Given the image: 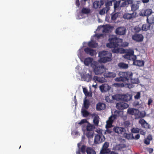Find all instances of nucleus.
I'll return each instance as SVG.
<instances>
[{
    "mask_svg": "<svg viewBox=\"0 0 154 154\" xmlns=\"http://www.w3.org/2000/svg\"><path fill=\"white\" fill-rule=\"evenodd\" d=\"M120 77L116 79L117 81L125 82L127 81L129 82L128 84V87L131 88L134 87L133 84H138L139 81L138 78L132 79L133 73L131 72H121L120 73Z\"/></svg>",
    "mask_w": 154,
    "mask_h": 154,
    "instance_id": "obj_1",
    "label": "nucleus"
},
{
    "mask_svg": "<svg viewBox=\"0 0 154 154\" xmlns=\"http://www.w3.org/2000/svg\"><path fill=\"white\" fill-rule=\"evenodd\" d=\"M109 42L106 46L110 48H115L122 45V40L116 37H110L108 40Z\"/></svg>",
    "mask_w": 154,
    "mask_h": 154,
    "instance_id": "obj_2",
    "label": "nucleus"
},
{
    "mask_svg": "<svg viewBox=\"0 0 154 154\" xmlns=\"http://www.w3.org/2000/svg\"><path fill=\"white\" fill-rule=\"evenodd\" d=\"M91 67L95 74L97 75L101 74L106 70V69L103 65L95 61H94L91 65Z\"/></svg>",
    "mask_w": 154,
    "mask_h": 154,
    "instance_id": "obj_3",
    "label": "nucleus"
},
{
    "mask_svg": "<svg viewBox=\"0 0 154 154\" xmlns=\"http://www.w3.org/2000/svg\"><path fill=\"white\" fill-rule=\"evenodd\" d=\"M99 56L100 57V61L101 62L105 63L112 60V54L107 51H101L99 53Z\"/></svg>",
    "mask_w": 154,
    "mask_h": 154,
    "instance_id": "obj_4",
    "label": "nucleus"
},
{
    "mask_svg": "<svg viewBox=\"0 0 154 154\" xmlns=\"http://www.w3.org/2000/svg\"><path fill=\"white\" fill-rule=\"evenodd\" d=\"M84 124L82 126V130L83 131L85 130L86 128L88 131H93L94 128V125L91 124L86 119H82L80 122L76 123V125H82Z\"/></svg>",
    "mask_w": 154,
    "mask_h": 154,
    "instance_id": "obj_5",
    "label": "nucleus"
},
{
    "mask_svg": "<svg viewBox=\"0 0 154 154\" xmlns=\"http://www.w3.org/2000/svg\"><path fill=\"white\" fill-rule=\"evenodd\" d=\"M117 117V115L115 114L112 115L109 117L108 120L106 122V128H109L112 127V124L113 121L116 119Z\"/></svg>",
    "mask_w": 154,
    "mask_h": 154,
    "instance_id": "obj_6",
    "label": "nucleus"
},
{
    "mask_svg": "<svg viewBox=\"0 0 154 154\" xmlns=\"http://www.w3.org/2000/svg\"><path fill=\"white\" fill-rule=\"evenodd\" d=\"M105 138L102 133H100L95 136L94 139V143L95 144H99L105 141Z\"/></svg>",
    "mask_w": 154,
    "mask_h": 154,
    "instance_id": "obj_7",
    "label": "nucleus"
},
{
    "mask_svg": "<svg viewBox=\"0 0 154 154\" xmlns=\"http://www.w3.org/2000/svg\"><path fill=\"white\" fill-rule=\"evenodd\" d=\"M117 100L127 102L129 100L128 97L126 95L117 94L112 97Z\"/></svg>",
    "mask_w": 154,
    "mask_h": 154,
    "instance_id": "obj_8",
    "label": "nucleus"
},
{
    "mask_svg": "<svg viewBox=\"0 0 154 154\" xmlns=\"http://www.w3.org/2000/svg\"><path fill=\"white\" fill-rule=\"evenodd\" d=\"M132 39L137 42H141L144 39L143 35L142 34L135 33L132 36Z\"/></svg>",
    "mask_w": 154,
    "mask_h": 154,
    "instance_id": "obj_9",
    "label": "nucleus"
},
{
    "mask_svg": "<svg viewBox=\"0 0 154 154\" xmlns=\"http://www.w3.org/2000/svg\"><path fill=\"white\" fill-rule=\"evenodd\" d=\"M82 143L80 142L78 143L77 146L78 149L76 152V154H81L80 152H81L82 154H85L86 152V146L84 145H82L81 147H80Z\"/></svg>",
    "mask_w": 154,
    "mask_h": 154,
    "instance_id": "obj_10",
    "label": "nucleus"
},
{
    "mask_svg": "<svg viewBox=\"0 0 154 154\" xmlns=\"http://www.w3.org/2000/svg\"><path fill=\"white\" fill-rule=\"evenodd\" d=\"M126 29L124 27H119L116 29L115 32L117 35H124L126 34Z\"/></svg>",
    "mask_w": 154,
    "mask_h": 154,
    "instance_id": "obj_11",
    "label": "nucleus"
},
{
    "mask_svg": "<svg viewBox=\"0 0 154 154\" xmlns=\"http://www.w3.org/2000/svg\"><path fill=\"white\" fill-rule=\"evenodd\" d=\"M111 4V2H110L106 3L105 4L106 7L103 8L100 11L99 14L102 15L104 14L106 12L107 13L110 9V7L109 6Z\"/></svg>",
    "mask_w": 154,
    "mask_h": 154,
    "instance_id": "obj_12",
    "label": "nucleus"
},
{
    "mask_svg": "<svg viewBox=\"0 0 154 154\" xmlns=\"http://www.w3.org/2000/svg\"><path fill=\"white\" fill-rule=\"evenodd\" d=\"M139 123L143 128L150 129L151 128L150 125L143 119H140L139 121Z\"/></svg>",
    "mask_w": 154,
    "mask_h": 154,
    "instance_id": "obj_13",
    "label": "nucleus"
},
{
    "mask_svg": "<svg viewBox=\"0 0 154 154\" xmlns=\"http://www.w3.org/2000/svg\"><path fill=\"white\" fill-rule=\"evenodd\" d=\"M116 106L117 109L120 110H123L128 108L129 106L126 103L122 102L117 103Z\"/></svg>",
    "mask_w": 154,
    "mask_h": 154,
    "instance_id": "obj_14",
    "label": "nucleus"
},
{
    "mask_svg": "<svg viewBox=\"0 0 154 154\" xmlns=\"http://www.w3.org/2000/svg\"><path fill=\"white\" fill-rule=\"evenodd\" d=\"M113 131L118 134H122L125 131V128L123 127L115 126L113 128Z\"/></svg>",
    "mask_w": 154,
    "mask_h": 154,
    "instance_id": "obj_15",
    "label": "nucleus"
},
{
    "mask_svg": "<svg viewBox=\"0 0 154 154\" xmlns=\"http://www.w3.org/2000/svg\"><path fill=\"white\" fill-rule=\"evenodd\" d=\"M136 15V13L133 12L131 14L128 13H125L123 15V18L126 19L130 20L132 18H135Z\"/></svg>",
    "mask_w": 154,
    "mask_h": 154,
    "instance_id": "obj_16",
    "label": "nucleus"
},
{
    "mask_svg": "<svg viewBox=\"0 0 154 154\" xmlns=\"http://www.w3.org/2000/svg\"><path fill=\"white\" fill-rule=\"evenodd\" d=\"M104 4L103 0H101L100 2L96 1H95L93 4V7L96 9L100 8Z\"/></svg>",
    "mask_w": 154,
    "mask_h": 154,
    "instance_id": "obj_17",
    "label": "nucleus"
},
{
    "mask_svg": "<svg viewBox=\"0 0 154 154\" xmlns=\"http://www.w3.org/2000/svg\"><path fill=\"white\" fill-rule=\"evenodd\" d=\"M103 75L106 78H113L116 76V74L114 72L107 71L104 73Z\"/></svg>",
    "mask_w": 154,
    "mask_h": 154,
    "instance_id": "obj_18",
    "label": "nucleus"
},
{
    "mask_svg": "<svg viewBox=\"0 0 154 154\" xmlns=\"http://www.w3.org/2000/svg\"><path fill=\"white\" fill-rule=\"evenodd\" d=\"M93 59L90 57H86L85 58L84 63L85 65L86 66H89L90 65L91 66V65L94 61Z\"/></svg>",
    "mask_w": 154,
    "mask_h": 154,
    "instance_id": "obj_19",
    "label": "nucleus"
},
{
    "mask_svg": "<svg viewBox=\"0 0 154 154\" xmlns=\"http://www.w3.org/2000/svg\"><path fill=\"white\" fill-rule=\"evenodd\" d=\"M84 51L86 53L91 56H94L96 53V51L88 47L84 48Z\"/></svg>",
    "mask_w": 154,
    "mask_h": 154,
    "instance_id": "obj_20",
    "label": "nucleus"
},
{
    "mask_svg": "<svg viewBox=\"0 0 154 154\" xmlns=\"http://www.w3.org/2000/svg\"><path fill=\"white\" fill-rule=\"evenodd\" d=\"M144 62L143 60H136V59H135L133 60V64L136 66H142L144 65Z\"/></svg>",
    "mask_w": 154,
    "mask_h": 154,
    "instance_id": "obj_21",
    "label": "nucleus"
},
{
    "mask_svg": "<svg viewBox=\"0 0 154 154\" xmlns=\"http://www.w3.org/2000/svg\"><path fill=\"white\" fill-rule=\"evenodd\" d=\"M106 105L105 104L102 103H98L96 105V109L98 111H100L101 110H103L105 109Z\"/></svg>",
    "mask_w": 154,
    "mask_h": 154,
    "instance_id": "obj_22",
    "label": "nucleus"
},
{
    "mask_svg": "<svg viewBox=\"0 0 154 154\" xmlns=\"http://www.w3.org/2000/svg\"><path fill=\"white\" fill-rule=\"evenodd\" d=\"M99 87L102 92H106L109 89V87L107 84H103Z\"/></svg>",
    "mask_w": 154,
    "mask_h": 154,
    "instance_id": "obj_23",
    "label": "nucleus"
},
{
    "mask_svg": "<svg viewBox=\"0 0 154 154\" xmlns=\"http://www.w3.org/2000/svg\"><path fill=\"white\" fill-rule=\"evenodd\" d=\"M134 116L136 119H138L140 118L144 117L145 116V115L137 109Z\"/></svg>",
    "mask_w": 154,
    "mask_h": 154,
    "instance_id": "obj_24",
    "label": "nucleus"
},
{
    "mask_svg": "<svg viewBox=\"0 0 154 154\" xmlns=\"http://www.w3.org/2000/svg\"><path fill=\"white\" fill-rule=\"evenodd\" d=\"M83 78L84 79V80L87 82H89L91 81L92 79V74L91 73L89 74V73L86 74L83 76Z\"/></svg>",
    "mask_w": 154,
    "mask_h": 154,
    "instance_id": "obj_25",
    "label": "nucleus"
},
{
    "mask_svg": "<svg viewBox=\"0 0 154 154\" xmlns=\"http://www.w3.org/2000/svg\"><path fill=\"white\" fill-rule=\"evenodd\" d=\"M147 24H144L142 26V30L143 31H146L150 29V27L151 25L149 23H147Z\"/></svg>",
    "mask_w": 154,
    "mask_h": 154,
    "instance_id": "obj_26",
    "label": "nucleus"
},
{
    "mask_svg": "<svg viewBox=\"0 0 154 154\" xmlns=\"http://www.w3.org/2000/svg\"><path fill=\"white\" fill-rule=\"evenodd\" d=\"M86 152L87 154H96L95 150L92 148L90 147H87Z\"/></svg>",
    "mask_w": 154,
    "mask_h": 154,
    "instance_id": "obj_27",
    "label": "nucleus"
},
{
    "mask_svg": "<svg viewBox=\"0 0 154 154\" xmlns=\"http://www.w3.org/2000/svg\"><path fill=\"white\" fill-rule=\"evenodd\" d=\"M90 102L88 99H85L84 101L83 106L86 109H88L90 106Z\"/></svg>",
    "mask_w": 154,
    "mask_h": 154,
    "instance_id": "obj_28",
    "label": "nucleus"
},
{
    "mask_svg": "<svg viewBox=\"0 0 154 154\" xmlns=\"http://www.w3.org/2000/svg\"><path fill=\"white\" fill-rule=\"evenodd\" d=\"M88 45L90 47L92 48H96L97 47L98 44L95 42L92 41L89 42L88 43Z\"/></svg>",
    "mask_w": 154,
    "mask_h": 154,
    "instance_id": "obj_29",
    "label": "nucleus"
},
{
    "mask_svg": "<svg viewBox=\"0 0 154 154\" xmlns=\"http://www.w3.org/2000/svg\"><path fill=\"white\" fill-rule=\"evenodd\" d=\"M118 66L121 68L124 69H127L128 67V64L124 63H120L118 64Z\"/></svg>",
    "mask_w": 154,
    "mask_h": 154,
    "instance_id": "obj_30",
    "label": "nucleus"
},
{
    "mask_svg": "<svg viewBox=\"0 0 154 154\" xmlns=\"http://www.w3.org/2000/svg\"><path fill=\"white\" fill-rule=\"evenodd\" d=\"M137 110V109L134 108H129L127 112L128 114L134 115Z\"/></svg>",
    "mask_w": 154,
    "mask_h": 154,
    "instance_id": "obj_31",
    "label": "nucleus"
},
{
    "mask_svg": "<svg viewBox=\"0 0 154 154\" xmlns=\"http://www.w3.org/2000/svg\"><path fill=\"white\" fill-rule=\"evenodd\" d=\"M124 57L126 59L130 60H132L136 59V56H133L132 57V56H131L130 55H128V54H125L124 56Z\"/></svg>",
    "mask_w": 154,
    "mask_h": 154,
    "instance_id": "obj_32",
    "label": "nucleus"
},
{
    "mask_svg": "<svg viewBox=\"0 0 154 154\" xmlns=\"http://www.w3.org/2000/svg\"><path fill=\"white\" fill-rule=\"evenodd\" d=\"M146 21L147 23H149L151 25L152 24H154V15H152L149 19L147 17Z\"/></svg>",
    "mask_w": 154,
    "mask_h": 154,
    "instance_id": "obj_33",
    "label": "nucleus"
},
{
    "mask_svg": "<svg viewBox=\"0 0 154 154\" xmlns=\"http://www.w3.org/2000/svg\"><path fill=\"white\" fill-rule=\"evenodd\" d=\"M94 132L93 131H89L86 133V136L88 139L92 138L93 137Z\"/></svg>",
    "mask_w": 154,
    "mask_h": 154,
    "instance_id": "obj_34",
    "label": "nucleus"
},
{
    "mask_svg": "<svg viewBox=\"0 0 154 154\" xmlns=\"http://www.w3.org/2000/svg\"><path fill=\"white\" fill-rule=\"evenodd\" d=\"M83 92L86 96L92 97V94L91 93L88 92L86 88H83Z\"/></svg>",
    "mask_w": 154,
    "mask_h": 154,
    "instance_id": "obj_35",
    "label": "nucleus"
},
{
    "mask_svg": "<svg viewBox=\"0 0 154 154\" xmlns=\"http://www.w3.org/2000/svg\"><path fill=\"white\" fill-rule=\"evenodd\" d=\"M99 117L97 115L95 116L93 120V122L94 124L96 125H97L99 122Z\"/></svg>",
    "mask_w": 154,
    "mask_h": 154,
    "instance_id": "obj_36",
    "label": "nucleus"
},
{
    "mask_svg": "<svg viewBox=\"0 0 154 154\" xmlns=\"http://www.w3.org/2000/svg\"><path fill=\"white\" fill-rule=\"evenodd\" d=\"M126 54L132 56V57L133 56H136L134 55V52L133 50L130 49L126 51L125 52Z\"/></svg>",
    "mask_w": 154,
    "mask_h": 154,
    "instance_id": "obj_37",
    "label": "nucleus"
},
{
    "mask_svg": "<svg viewBox=\"0 0 154 154\" xmlns=\"http://www.w3.org/2000/svg\"><path fill=\"white\" fill-rule=\"evenodd\" d=\"M90 12V10L88 8H84L82 10V13L83 14H88Z\"/></svg>",
    "mask_w": 154,
    "mask_h": 154,
    "instance_id": "obj_38",
    "label": "nucleus"
},
{
    "mask_svg": "<svg viewBox=\"0 0 154 154\" xmlns=\"http://www.w3.org/2000/svg\"><path fill=\"white\" fill-rule=\"evenodd\" d=\"M82 112L84 117H87L89 115V113L85 109H83L82 111Z\"/></svg>",
    "mask_w": 154,
    "mask_h": 154,
    "instance_id": "obj_39",
    "label": "nucleus"
},
{
    "mask_svg": "<svg viewBox=\"0 0 154 154\" xmlns=\"http://www.w3.org/2000/svg\"><path fill=\"white\" fill-rule=\"evenodd\" d=\"M114 86L118 88H122L124 86L123 83H117L113 84Z\"/></svg>",
    "mask_w": 154,
    "mask_h": 154,
    "instance_id": "obj_40",
    "label": "nucleus"
},
{
    "mask_svg": "<svg viewBox=\"0 0 154 154\" xmlns=\"http://www.w3.org/2000/svg\"><path fill=\"white\" fill-rule=\"evenodd\" d=\"M140 129L138 128H133L131 130V131L132 133H139Z\"/></svg>",
    "mask_w": 154,
    "mask_h": 154,
    "instance_id": "obj_41",
    "label": "nucleus"
},
{
    "mask_svg": "<svg viewBox=\"0 0 154 154\" xmlns=\"http://www.w3.org/2000/svg\"><path fill=\"white\" fill-rule=\"evenodd\" d=\"M109 150V149H106L102 148V149L100 151V154H107L108 152V151Z\"/></svg>",
    "mask_w": 154,
    "mask_h": 154,
    "instance_id": "obj_42",
    "label": "nucleus"
},
{
    "mask_svg": "<svg viewBox=\"0 0 154 154\" xmlns=\"http://www.w3.org/2000/svg\"><path fill=\"white\" fill-rule=\"evenodd\" d=\"M121 1H116L115 2L114 5V8L115 10H116L119 6Z\"/></svg>",
    "mask_w": 154,
    "mask_h": 154,
    "instance_id": "obj_43",
    "label": "nucleus"
},
{
    "mask_svg": "<svg viewBox=\"0 0 154 154\" xmlns=\"http://www.w3.org/2000/svg\"><path fill=\"white\" fill-rule=\"evenodd\" d=\"M118 17V14L117 13H114L112 15L111 19L114 20L116 19Z\"/></svg>",
    "mask_w": 154,
    "mask_h": 154,
    "instance_id": "obj_44",
    "label": "nucleus"
},
{
    "mask_svg": "<svg viewBox=\"0 0 154 154\" xmlns=\"http://www.w3.org/2000/svg\"><path fill=\"white\" fill-rule=\"evenodd\" d=\"M134 30L135 33H137L141 31V29L139 27L135 26L134 28Z\"/></svg>",
    "mask_w": 154,
    "mask_h": 154,
    "instance_id": "obj_45",
    "label": "nucleus"
},
{
    "mask_svg": "<svg viewBox=\"0 0 154 154\" xmlns=\"http://www.w3.org/2000/svg\"><path fill=\"white\" fill-rule=\"evenodd\" d=\"M131 10L133 11H135L137 9V6L134 4L131 5Z\"/></svg>",
    "mask_w": 154,
    "mask_h": 154,
    "instance_id": "obj_46",
    "label": "nucleus"
},
{
    "mask_svg": "<svg viewBox=\"0 0 154 154\" xmlns=\"http://www.w3.org/2000/svg\"><path fill=\"white\" fill-rule=\"evenodd\" d=\"M130 125V123L129 121H125L124 123V126L126 128H128Z\"/></svg>",
    "mask_w": 154,
    "mask_h": 154,
    "instance_id": "obj_47",
    "label": "nucleus"
},
{
    "mask_svg": "<svg viewBox=\"0 0 154 154\" xmlns=\"http://www.w3.org/2000/svg\"><path fill=\"white\" fill-rule=\"evenodd\" d=\"M125 137L127 139H131L132 137L133 138H134L133 135L130 134H126Z\"/></svg>",
    "mask_w": 154,
    "mask_h": 154,
    "instance_id": "obj_48",
    "label": "nucleus"
},
{
    "mask_svg": "<svg viewBox=\"0 0 154 154\" xmlns=\"http://www.w3.org/2000/svg\"><path fill=\"white\" fill-rule=\"evenodd\" d=\"M109 146V143L108 142H106L104 143V144L103 145L102 148H103L106 149H108V148Z\"/></svg>",
    "mask_w": 154,
    "mask_h": 154,
    "instance_id": "obj_49",
    "label": "nucleus"
},
{
    "mask_svg": "<svg viewBox=\"0 0 154 154\" xmlns=\"http://www.w3.org/2000/svg\"><path fill=\"white\" fill-rule=\"evenodd\" d=\"M109 27L107 26H105L103 30V32L105 33H108L109 31Z\"/></svg>",
    "mask_w": 154,
    "mask_h": 154,
    "instance_id": "obj_50",
    "label": "nucleus"
},
{
    "mask_svg": "<svg viewBox=\"0 0 154 154\" xmlns=\"http://www.w3.org/2000/svg\"><path fill=\"white\" fill-rule=\"evenodd\" d=\"M152 11L151 9H147L146 10V13L147 15H150L152 13Z\"/></svg>",
    "mask_w": 154,
    "mask_h": 154,
    "instance_id": "obj_51",
    "label": "nucleus"
},
{
    "mask_svg": "<svg viewBox=\"0 0 154 154\" xmlns=\"http://www.w3.org/2000/svg\"><path fill=\"white\" fill-rule=\"evenodd\" d=\"M127 5H128L126 0L125 1L122 2L120 5L121 7H125Z\"/></svg>",
    "mask_w": 154,
    "mask_h": 154,
    "instance_id": "obj_52",
    "label": "nucleus"
},
{
    "mask_svg": "<svg viewBox=\"0 0 154 154\" xmlns=\"http://www.w3.org/2000/svg\"><path fill=\"white\" fill-rule=\"evenodd\" d=\"M140 93L139 92H138L136 94V95L135 96L134 98L136 99H138L140 97Z\"/></svg>",
    "mask_w": 154,
    "mask_h": 154,
    "instance_id": "obj_53",
    "label": "nucleus"
},
{
    "mask_svg": "<svg viewBox=\"0 0 154 154\" xmlns=\"http://www.w3.org/2000/svg\"><path fill=\"white\" fill-rule=\"evenodd\" d=\"M105 100L108 103H111L112 102V100L110 99L109 96H106V97Z\"/></svg>",
    "mask_w": 154,
    "mask_h": 154,
    "instance_id": "obj_54",
    "label": "nucleus"
},
{
    "mask_svg": "<svg viewBox=\"0 0 154 154\" xmlns=\"http://www.w3.org/2000/svg\"><path fill=\"white\" fill-rule=\"evenodd\" d=\"M139 133L143 135L144 136L146 134V132L144 131L142 129H140Z\"/></svg>",
    "mask_w": 154,
    "mask_h": 154,
    "instance_id": "obj_55",
    "label": "nucleus"
},
{
    "mask_svg": "<svg viewBox=\"0 0 154 154\" xmlns=\"http://www.w3.org/2000/svg\"><path fill=\"white\" fill-rule=\"evenodd\" d=\"M148 151L149 153L150 154H151L152 153L153 151V149L152 148H149L148 149Z\"/></svg>",
    "mask_w": 154,
    "mask_h": 154,
    "instance_id": "obj_56",
    "label": "nucleus"
},
{
    "mask_svg": "<svg viewBox=\"0 0 154 154\" xmlns=\"http://www.w3.org/2000/svg\"><path fill=\"white\" fill-rule=\"evenodd\" d=\"M97 79H98V77L97 76H95L92 80L95 82H96V81L97 80Z\"/></svg>",
    "mask_w": 154,
    "mask_h": 154,
    "instance_id": "obj_57",
    "label": "nucleus"
},
{
    "mask_svg": "<svg viewBox=\"0 0 154 154\" xmlns=\"http://www.w3.org/2000/svg\"><path fill=\"white\" fill-rule=\"evenodd\" d=\"M144 143L147 145H149L150 143V141L148 139H146L145 140Z\"/></svg>",
    "mask_w": 154,
    "mask_h": 154,
    "instance_id": "obj_58",
    "label": "nucleus"
},
{
    "mask_svg": "<svg viewBox=\"0 0 154 154\" xmlns=\"http://www.w3.org/2000/svg\"><path fill=\"white\" fill-rule=\"evenodd\" d=\"M128 5L129 4H133L132 3L133 2V0H126Z\"/></svg>",
    "mask_w": 154,
    "mask_h": 154,
    "instance_id": "obj_59",
    "label": "nucleus"
},
{
    "mask_svg": "<svg viewBox=\"0 0 154 154\" xmlns=\"http://www.w3.org/2000/svg\"><path fill=\"white\" fill-rule=\"evenodd\" d=\"M112 132V130L110 129H108L107 128V130L106 131V133L108 134H111Z\"/></svg>",
    "mask_w": 154,
    "mask_h": 154,
    "instance_id": "obj_60",
    "label": "nucleus"
},
{
    "mask_svg": "<svg viewBox=\"0 0 154 154\" xmlns=\"http://www.w3.org/2000/svg\"><path fill=\"white\" fill-rule=\"evenodd\" d=\"M152 102V100L151 98H149L148 100V105H150L151 103Z\"/></svg>",
    "mask_w": 154,
    "mask_h": 154,
    "instance_id": "obj_61",
    "label": "nucleus"
},
{
    "mask_svg": "<svg viewBox=\"0 0 154 154\" xmlns=\"http://www.w3.org/2000/svg\"><path fill=\"white\" fill-rule=\"evenodd\" d=\"M107 154H117L114 151H110V150L108 151V152Z\"/></svg>",
    "mask_w": 154,
    "mask_h": 154,
    "instance_id": "obj_62",
    "label": "nucleus"
},
{
    "mask_svg": "<svg viewBox=\"0 0 154 154\" xmlns=\"http://www.w3.org/2000/svg\"><path fill=\"white\" fill-rule=\"evenodd\" d=\"M75 4L78 7H79L80 5V3L79 0H76Z\"/></svg>",
    "mask_w": 154,
    "mask_h": 154,
    "instance_id": "obj_63",
    "label": "nucleus"
},
{
    "mask_svg": "<svg viewBox=\"0 0 154 154\" xmlns=\"http://www.w3.org/2000/svg\"><path fill=\"white\" fill-rule=\"evenodd\" d=\"M140 137V135L139 134H137L135 136L134 138L136 140L138 139Z\"/></svg>",
    "mask_w": 154,
    "mask_h": 154,
    "instance_id": "obj_64",
    "label": "nucleus"
}]
</instances>
